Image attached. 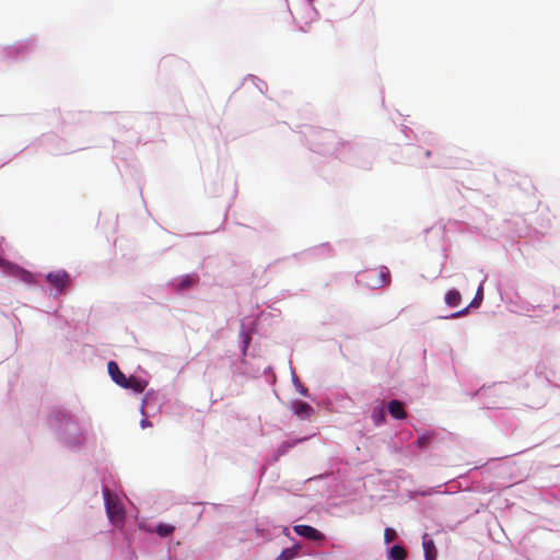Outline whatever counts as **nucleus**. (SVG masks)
Segmentation results:
<instances>
[{"label":"nucleus","instance_id":"obj_1","mask_svg":"<svg viewBox=\"0 0 560 560\" xmlns=\"http://www.w3.org/2000/svg\"><path fill=\"white\" fill-rule=\"evenodd\" d=\"M389 281L390 273L386 267L365 270L360 275L359 279V282L363 283L364 285L371 289L380 288L384 284L389 283Z\"/></svg>","mask_w":560,"mask_h":560},{"label":"nucleus","instance_id":"obj_2","mask_svg":"<svg viewBox=\"0 0 560 560\" xmlns=\"http://www.w3.org/2000/svg\"><path fill=\"white\" fill-rule=\"evenodd\" d=\"M105 499L106 513L110 522L115 525L122 522L124 511L117 498L113 497L109 489L105 487L103 489Z\"/></svg>","mask_w":560,"mask_h":560},{"label":"nucleus","instance_id":"obj_3","mask_svg":"<svg viewBox=\"0 0 560 560\" xmlns=\"http://www.w3.org/2000/svg\"><path fill=\"white\" fill-rule=\"evenodd\" d=\"M46 279L59 292H63L71 283L70 276L65 270L49 272Z\"/></svg>","mask_w":560,"mask_h":560},{"label":"nucleus","instance_id":"obj_4","mask_svg":"<svg viewBox=\"0 0 560 560\" xmlns=\"http://www.w3.org/2000/svg\"><path fill=\"white\" fill-rule=\"evenodd\" d=\"M294 532L306 539L318 541L325 538L324 534L310 525H295Z\"/></svg>","mask_w":560,"mask_h":560},{"label":"nucleus","instance_id":"obj_5","mask_svg":"<svg viewBox=\"0 0 560 560\" xmlns=\"http://www.w3.org/2000/svg\"><path fill=\"white\" fill-rule=\"evenodd\" d=\"M107 369L112 380L122 387L128 377H126V375L120 371L118 364L115 361H109Z\"/></svg>","mask_w":560,"mask_h":560},{"label":"nucleus","instance_id":"obj_6","mask_svg":"<svg viewBox=\"0 0 560 560\" xmlns=\"http://www.w3.org/2000/svg\"><path fill=\"white\" fill-rule=\"evenodd\" d=\"M387 409L389 415L398 420H404L407 418V412L404 408V404L399 400H390L387 405Z\"/></svg>","mask_w":560,"mask_h":560},{"label":"nucleus","instance_id":"obj_7","mask_svg":"<svg viewBox=\"0 0 560 560\" xmlns=\"http://www.w3.org/2000/svg\"><path fill=\"white\" fill-rule=\"evenodd\" d=\"M9 273L25 283L31 284L34 282L33 275L30 271L18 266H10Z\"/></svg>","mask_w":560,"mask_h":560},{"label":"nucleus","instance_id":"obj_8","mask_svg":"<svg viewBox=\"0 0 560 560\" xmlns=\"http://www.w3.org/2000/svg\"><path fill=\"white\" fill-rule=\"evenodd\" d=\"M482 299H483V289H482V287L480 285V287L478 288V290H477V293H476V295H475L474 300H472V301H471V303L469 304V306H467V307H465V308H463V310H460V311H458V312H456V313L452 314V316H451V317H452V318H458V317H460V316H463V315H466V314L468 313V308H469V307H478V306L481 304Z\"/></svg>","mask_w":560,"mask_h":560},{"label":"nucleus","instance_id":"obj_9","mask_svg":"<svg viewBox=\"0 0 560 560\" xmlns=\"http://www.w3.org/2000/svg\"><path fill=\"white\" fill-rule=\"evenodd\" d=\"M293 410L294 413L301 418H310L314 412V409L311 405L300 400L294 402Z\"/></svg>","mask_w":560,"mask_h":560},{"label":"nucleus","instance_id":"obj_10","mask_svg":"<svg viewBox=\"0 0 560 560\" xmlns=\"http://www.w3.org/2000/svg\"><path fill=\"white\" fill-rule=\"evenodd\" d=\"M122 387L130 388L136 393H142L145 388V383L135 376H130L129 378H127V382H125V385H122Z\"/></svg>","mask_w":560,"mask_h":560},{"label":"nucleus","instance_id":"obj_11","mask_svg":"<svg viewBox=\"0 0 560 560\" xmlns=\"http://www.w3.org/2000/svg\"><path fill=\"white\" fill-rule=\"evenodd\" d=\"M462 301V295L457 290H448L445 294V303L448 306H458Z\"/></svg>","mask_w":560,"mask_h":560},{"label":"nucleus","instance_id":"obj_12","mask_svg":"<svg viewBox=\"0 0 560 560\" xmlns=\"http://www.w3.org/2000/svg\"><path fill=\"white\" fill-rule=\"evenodd\" d=\"M423 550H424V557L425 559H436L438 551L434 545V541L431 539H424L423 540Z\"/></svg>","mask_w":560,"mask_h":560},{"label":"nucleus","instance_id":"obj_13","mask_svg":"<svg viewBox=\"0 0 560 560\" xmlns=\"http://www.w3.org/2000/svg\"><path fill=\"white\" fill-rule=\"evenodd\" d=\"M198 282V277L196 275H187L179 279L177 283V288L179 290H184L190 288L191 285Z\"/></svg>","mask_w":560,"mask_h":560},{"label":"nucleus","instance_id":"obj_14","mask_svg":"<svg viewBox=\"0 0 560 560\" xmlns=\"http://www.w3.org/2000/svg\"><path fill=\"white\" fill-rule=\"evenodd\" d=\"M174 530H175V527L173 525L164 524V523L159 524L155 528V533L158 535H160L161 537H167V536L172 535Z\"/></svg>","mask_w":560,"mask_h":560},{"label":"nucleus","instance_id":"obj_15","mask_svg":"<svg viewBox=\"0 0 560 560\" xmlns=\"http://www.w3.org/2000/svg\"><path fill=\"white\" fill-rule=\"evenodd\" d=\"M390 557L394 560H405L407 557V551L404 547L396 545L393 546L390 549Z\"/></svg>","mask_w":560,"mask_h":560},{"label":"nucleus","instance_id":"obj_16","mask_svg":"<svg viewBox=\"0 0 560 560\" xmlns=\"http://www.w3.org/2000/svg\"><path fill=\"white\" fill-rule=\"evenodd\" d=\"M299 547L287 548L281 551L276 560H292L298 555Z\"/></svg>","mask_w":560,"mask_h":560},{"label":"nucleus","instance_id":"obj_17","mask_svg":"<svg viewBox=\"0 0 560 560\" xmlns=\"http://www.w3.org/2000/svg\"><path fill=\"white\" fill-rule=\"evenodd\" d=\"M371 417L374 423L380 425L385 420L383 407L375 408Z\"/></svg>","mask_w":560,"mask_h":560},{"label":"nucleus","instance_id":"obj_18","mask_svg":"<svg viewBox=\"0 0 560 560\" xmlns=\"http://www.w3.org/2000/svg\"><path fill=\"white\" fill-rule=\"evenodd\" d=\"M51 418L56 419L57 421H68L71 420V415L63 410H55L51 413Z\"/></svg>","mask_w":560,"mask_h":560},{"label":"nucleus","instance_id":"obj_19","mask_svg":"<svg viewBox=\"0 0 560 560\" xmlns=\"http://www.w3.org/2000/svg\"><path fill=\"white\" fill-rule=\"evenodd\" d=\"M431 440H432L431 434H422L417 439L416 443H417L418 447L423 448L430 444Z\"/></svg>","mask_w":560,"mask_h":560},{"label":"nucleus","instance_id":"obj_20","mask_svg":"<svg viewBox=\"0 0 560 560\" xmlns=\"http://www.w3.org/2000/svg\"><path fill=\"white\" fill-rule=\"evenodd\" d=\"M397 538L395 529L387 527L384 530V540L386 544L394 541Z\"/></svg>","mask_w":560,"mask_h":560},{"label":"nucleus","instance_id":"obj_21","mask_svg":"<svg viewBox=\"0 0 560 560\" xmlns=\"http://www.w3.org/2000/svg\"><path fill=\"white\" fill-rule=\"evenodd\" d=\"M243 336H244V340H243V342H244V351H245V350H246V348H247V347H248V345H249L250 336H249L248 334H244Z\"/></svg>","mask_w":560,"mask_h":560},{"label":"nucleus","instance_id":"obj_22","mask_svg":"<svg viewBox=\"0 0 560 560\" xmlns=\"http://www.w3.org/2000/svg\"><path fill=\"white\" fill-rule=\"evenodd\" d=\"M298 389L303 396H307V388H305L303 385L299 384Z\"/></svg>","mask_w":560,"mask_h":560},{"label":"nucleus","instance_id":"obj_23","mask_svg":"<svg viewBox=\"0 0 560 560\" xmlns=\"http://www.w3.org/2000/svg\"><path fill=\"white\" fill-rule=\"evenodd\" d=\"M150 425H151V422L148 419H143L141 421V427L142 428H147V427H150Z\"/></svg>","mask_w":560,"mask_h":560},{"label":"nucleus","instance_id":"obj_24","mask_svg":"<svg viewBox=\"0 0 560 560\" xmlns=\"http://www.w3.org/2000/svg\"><path fill=\"white\" fill-rule=\"evenodd\" d=\"M425 560H436V559L433 558V559H425Z\"/></svg>","mask_w":560,"mask_h":560}]
</instances>
